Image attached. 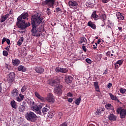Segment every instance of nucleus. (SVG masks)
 Wrapping results in <instances>:
<instances>
[{
  "instance_id": "72a5a7b5",
  "label": "nucleus",
  "mask_w": 126,
  "mask_h": 126,
  "mask_svg": "<svg viewBox=\"0 0 126 126\" xmlns=\"http://www.w3.org/2000/svg\"><path fill=\"white\" fill-rule=\"evenodd\" d=\"M68 72V69L65 68H62L61 73H66Z\"/></svg>"
},
{
  "instance_id": "1a4fd4ad",
  "label": "nucleus",
  "mask_w": 126,
  "mask_h": 126,
  "mask_svg": "<svg viewBox=\"0 0 126 126\" xmlns=\"http://www.w3.org/2000/svg\"><path fill=\"white\" fill-rule=\"evenodd\" d=\"M68 5L70 8H77L78 3H77L76 1L70 0L68 2Z\"/></svg>"
},
{
  "instance_id": "f8f14e48",
  "label": "nucleus",
  "mask_w": 126,
  "mask_h": 126,
  "mask_svg": "<svg viewBox=\"0 0 126 126\" xmlns=\"http://www.w3.org/2000/svg\"><path fill=\"white\" fill-rule=\"evenodd\" d=\"M18 90L16 89H13L11 92V96L13 97V98H16L18 96Z\"/></svg>"
},
{
  "instance_id": "6e6d98bb",
  "label": "nucleus",
  "mask_w": 126,
  "mask_h": 126,
  "mask_svg": "<svg viewBox=\"0 0 126 126\" xmlns=\"http://www.w3.org/2000/svg\"><path fill=\"white\" fill-rule=\"evenodd\" d=\"M118 30H119V31H120V32H123V27H119Z\"/></svg>"
},
{
  "instance_id": "c03bdc74",
  "label": "nucleus",
  "mask_w": 126,
  "mask_h": 126,
  "mask_svg": "<svg viewBox=\"0 0 126 126\" xmlns=\"http://www.w3.org/2000/svg\"><path fill=\"white\" fill-rule=\"evenodd\" d=\"M115 65V69H117L121 65H120L118 63H117V62L114 64Z\"/></svg>"
},
{
  "instance_id": "f704fd0d",
  "label": "nucleus",
  "mask_w": 126,
  "mask_h": 126,
  "mask_svg": "<svg viewBox=\"0 0 126 126\" xmlns=\"http://www.w3.org/2000/svg\"><path fill=\"white\" fill-rule=\"evenodd\" d=\"M54 116H55V114L53 113L52 112H48V117L50 119H52V118L54 117Z\"/></svg>"
},
{
  "instance_id": "3c124183",
  "label": "nucleus",
  "mask_w": 126,
  "mask_h": 126,
  "mask_svg": "<svg viewBox=\"0 0 126 126\" xmlns=\"http://www.w3.org/2000/svg\"><path fill=\"white\" fill-rule=\"evenodd\" d=\"M67 96L68 97H72L73 96V95H72V94H71V93H68L67 94Z\"/></svg>"
},
{
  "instance_id": "393cba45",
  "label": "nucleus",
  "mask_w": 126,
  "mask_h": 126,
  "mask_svg": "<svg viewBox=\"0 0 126 126\" xmlns=\"http://www.w3.org/2000/svg\"><path fill=\"white\" fill-rule=\"evenodd\" d=\"M94 86L95 89V91H97V92H100V89L99 88V83H98V82H94Z\"/></svg>"
},
{
  "instance_id": "423d86ee",
  "label": "nucleus",
  "mask_w": 126,
  "mask_h": 126,
  "mask_svg": "<svg viewBox=\"0 0 126 126\" xmlns=\"http://www.w3.org/2000/svg\"><path fill=\"white\" fill-rule=\"evenodd\" d=\"M55 1H56V0H45L42 2V5L43 6L45 5H47L49 7H52L54 6Z\"/></svg>"
},
{
  "instance_id": "412c9836",
  "label": "nucleus",
  "mask_w": 126,
  "mask_h": 126,
  "mask_svg": "<svg viewBox=\"0 0 126 126\" xmlns=\"http://www.w3.org/2000/svg\"><path fill=\"white\" fill-rule=\"evenodd\" d=\"M12 63L14 66H18V65H19V63H20V61L18 59L13 60Z\"/></svg>"
},
{
  "instance_id": "bf43d9fd",
  "label": "nucleus",
  "mask_w": 126,
  "mask_h": 126,
  "mask_svg": "<svg viewBox=\"0 0 126 126\" xmlns=\"http://www.w3.org/2000/svg\"><path fill=\"white\" fill-rule=\"evenodd\" d=\"M9 47H10V45H9V46H7V47H5L4 48V50H6L7 51H9Z\"/></svg>"
},
{
  "instance_id": "4468645a",
  "label": "nucleus",
  "mask_w": 126,
  "mask_h": 126,
  "mask_svg": "<svg viewBox=\"0 0 126 126\" xmlns=\"http://www.w3.org/2000/svg\"><path fill=\"white\" fill-rule=\"evenodd\" d=\"M80 41L78 42V44H82L83 46H85L87 44V39L85 37L80 38Z\"/></svg>"
},
{
  "instance_id": "20e7f679",
  "label": "nucleus",
  "mask_w": 126,
  "mask_h": 126,
  "mask_svg": "<svg viewBox=\"0 0 126 126\" xmlns=\"http://www.w3.org/2000/svg\"><path fill=\"white\" fill-rule=\"evenodd\" d=\"M25 117L27 121H30L32 123H34L38 119V117L34 112L29 111L25 115Z\"/></svg>"
},
{
  "instance_id": "ddd939ff",
  "label": "nucleus",
  "mask_w": 126,
  "mask_h": 126,
  "mask_svg": "<svg viewBox=\"0 0 126 126\" xmlns=\"http://www.w3.org/2000/svg\"><path fill=\"white\" fill-rule=\"evenodd\" d=\"M105 111V109H103V108H99L97 111H95V116H97V117H100L102 114H103V112Z\"/></svg>"
},
{
  "instance_id": "2f4dec72",
  "label": "nucleus",
  "mask_w": 126,
  "mask_h": 126,
  "mask_svg": "<svg viewBox=\"0 0 126 126\" xmlns=\"http://www.w3.org/2000/svg\"><path fill=\"white\" fill-rule=\"evenodd\" d=\"M50 109L47 108V107H43L42 109V113L43 115H46L47 112H49Z\"/></svg>"
},
{
  "instance_id": "79ce46f5",
  "label": "nucleus",
  "mask_w": 126,
  "mask_h": 126,
  "mask_svg": "<svg viewBox=\"0 0 126 126\" xmlns=\"http://www.w3.org/2000/svg\"><path fill=\"white\" fill-rule=\"evenodd\" d=\"M29 102H30V105H31V107L35 105V102L33 101V100H29Z\"/></svg>"
},
{
  "instance_id": "a18cd8bd",
  "label": "nucleus",
  "mask_w": 126,
  "mask_h": 126,
  "mask_svg": "<svg viewBox=\"0 0 126 126\" xmlns=\"http://www.w3.org/2000/svg\"><path fill=\"white\" fill-rule=\"evenodd\" d=\"M82 49L83 51H84V52L85 53H86V51H87V49H86V47H85V46L83 45L82 46Z\"/></svg>"
},
{
  "instance_id": "09e8293b",
  "label": "nucleus",
  "mask_w": 126,
  "mask_h": 126,
  "mask_svg": "<svg viewBox=\"0 0 126 126\" xmlns=\"http://www.w3.org/2000/svg\"><path fill=\"white\" fill-rule=\"evenodd\" d=\"M67 101H68V103H71V102H72V101H73V99L71 98H69L67 99Z\"/></svg>"
},
{
  "instance_id": "5fc2aeb1",
  "label": "nucleus",
  "mask_w": 126,
  "mask_h": 126,
  "mask_svg": "<svg viewBox=\"0 0 126 126\" xmlns=\"http://www.w3.org/2000/svg\"><path fill=\"white\" fill-rule=\"evenodd\" d=\"M6 43L8 45H9V46H10V40H9V39H7L6 40Z\"/></svg>"
},
{
  "instance_id": "a211bd4d",
  "label": "nucleus",
  "mask_w": 126,
  "mask_h": 126,
  "mask_svg": "<svg viewBox=\"0 0 126 126\" xmlns=\"http://www.w3.org/2000/svg\"><path fill=\"white\" fill-rule=\"evenodd\" d=\"M9 16V14H7L4 16H2L0 19V22H1V23H2V22H4V21H5V20H6L7 18H8Z\"/></svg>"
},
{
  "instance_id": "cd10ccee",
  "label": "nucleus",
  "mask_w": 126,
  "mask_h": 126,
  "mask_svg": "<svg viewBox=\"0 0 126 126\" xmlns=\"http://www.w3.org/2000/svg\"><path fill=\"white\" fill-rule=\"evenodd\" d=\"M31 108L32 109V110H34L36 112H40V113H41V111H40V108L38 107V106L34 105H33L32 107Z\"/></svg>"
},
{
  "instance_id": "de8ad7c7",
  "label": "nucleus",
  "mask_w": 126,
  "mask_h": 126,
  "mask_svg": "<svg viewBox=\"0 0 126 126\" xmlns=\"http://www.w3.org/2000/svg\"><path fill=\"white\" fill-rule=\"evenodd\" d=\"M110 0H101V1L103 3H107V2H109Z\"/></svg>"
},
{
  "instance_id": "aec40b11",
  "label": "nucleus",
  "mask_w": 126,
  "mask_h": 126,
  "mask_svg": "<svg viewBox=\"0 0 126 126\" xmlns=\"http://www.w3.org/2000/svg\"><path fill=\"white\" fill-rule=\"evenodd\" d=\"M19 96L16 97V100L18 102H21V101H23V99H24V95L20 94Z\"/></svg>"
},
{
  "instance_id": "58836bf2",
  "label": "nucleus",
  "mask_w": 126,
  "mask_h": 126,
  "mask_svg": "<svg viewBox=\"0 0 126 126\" xmlns=\"http://www.w3.org/2000/svg\"><path fill=\"white\" fill-rule=\"evenodd\" d=\"M116 63L119 65H122V64H123V63H124V60H118Z\"/></svg>"
},
{
  "instance_id": "a878e982",
  "label": "nucleus",
  "mask_w": 126,
  "mask_h": 126,
  "mask_svg": "<svg viewBox=\"0 0 126 126\" xmlns=\"http://www.w3.org/2000/svg\"><path fill=\"white\" fill-rule=\"evenodd\" d=\"M23 41H24V37H23V36H22L17 42V45L18 46H21L22 45V43H23Z\"/></svg>"
},
{
  "instance_id": "603ef678",
  "label": "nucleus",
  "mask_w": 126,
  "mask_h": 126,
  "mask_svg": "<svg viewBox=\"0 0 126 126\" xmlns=\"http://www.w3.org/2000/svg\"><path fill=\"white\" fill-rule=\"evenodd\" d=\"M97 46H98V44H97V43H95V44L93 45L94 50L97 49Z\"/></svg>"
},
{
  "instance_id": "4d7b16f0",
  "label": "nucleus",
  "mask_w": 126,
  "mask_h": 126,
  "mask_svg": "<svg viewBox=\"0 0 126 126\" xmlns=\"http://www.w3.org/2000/svg\"><path fill=\"white\" fill-rule=\"evenodd\" d=\"M110 55H111V52L108 51V52L106 53V56H107V57H110Z\"/></svg>"
},
{
  "instance_id": "6ab92c4d",
  "label": "nucleus",
  "mask_w": 126,
  "mask_h": 126,
  "mask_svg": "<svg viewBox=\"0 0 126 126\" xmlns=\"http://www.w3.org/2000/svg\"><path fill=\"white\" fill-rule=\"evenodd\" d=\"M108 119L109 121H113V122L117 120V116L114 115V114H110L108 116Z\"/></svg>"
},
{
  "instance_id": "c9c22d12",
  "label": "nucleus",
  "mask_w": 126,
  "mask_h": 126,
  "mask_svg": "<svg viewBox=\"0 0 126 126\" xmlns=\"http://www.w3.org/2000/svg\"><path fill=\"white\" fill-rule=\"evenodd\" d=\"M26 90H27V87H26V86H24L21 90V92H22V93H23L24 92H25V91H26Z\"/></svg>"
},
{
  "instance_id": "8fccbe9b",
  "label": "nucleus",
  "mask_w": 126,
  "mask_h": 126,
  "mask_svg": "<svg viewBox=\"0 0 126 126\" xmlns=\"http://www.w3.org/2000/svg\"><path fill=\"white\" fill-rule=\"evenodd\" d=\"M6 41V38L5 37H4L2 40V42H1V44L2 45H3V44L4 43V42H5Z\"/></svg>"
},
{
  "instance_id": "49530a36",
  "label": "nucleus",
  "mask_w": 126,
  "mask_h": 126,
  "mask_svg": "<svg viewBox=\"0 0 126 126\" xmlns=\"http://www.w3.org/2000/svg\"><path fill=\"white\" fill-rule=\"evenodd\" d=\"M86 62L88 63H92V62L91 61V60H90V59H86Z\"/></svg>"
},
{
  "instance_id": "f3484780",
  "label": "nucleus",
  "mask_w": 126,
  "mask_h": 126,
  "mask_svg": "<svg viewBox=\"0 0 126 126\" xmlns=\"http://www.w3.org/2000/svg\"><path fill=\"white\" fill-rule=\"evenodd\" d=\"M126 117V109L123 108L120 113V118L121 119H125Z\"/></svg>"
},
{
  "instance_id": "4be33fe9",
  "label": "nucleus",
  "mask_w": 126,
  "mask_h": 126,
  "mask_svg": "<svg viewBox=\"0 0 126 126\" xmlns=\"http://www.w3.org/2000/svg\"><path fill=\"white\" fill-rule=\"evenodd\" d=\"M116 16L117 17V19L119 20H124L125 19V17L123 15H122V13L120 12H118L116 13Z\"/></svg>"
},
{
  "instance_id": "f257e3e1",
  "label": "nucleus",
  "mask_w": 126,
  "mask_h": 126,
  "mask_svg": "<svg viewBox=\"0 0 126 126\" xmlns=\"http://www.w3.org/2000/svg\"><path fill=\"white\" fill-rule=\"evenodd\" d=\"M43 23V19L41 18L40 15H34L32 16L31 25L32 29L31 30L32 36L39 37L40 33L38 32H42L44 31V27L41 26V24Z\"/></svg>"
},
{
  "instance_id": "864d4df0",
  "label": "nucleus",
  "mask_w": 126,
  "mask_h": 126,
  "mask_svg": "<svg viewBox=\"0 0 126 126\" xmlns=\"http://www.w3.org/2000/svg\"><path fill=\"white\" fill-rule=\"evenodd\" d=\"M56 11L57 12H59V11H62V9L60 7H58L56 8Z\"/></svg>"
},
{
  "instance_id": "774afa93",
  "label": "nucleus",
  "mask_w": 126,
  "mask_h": 126,
  "mask_svg": "<svg viewBox=\"0 0 126 126\" xmlns=\"http://www.w3.org/2000/svg\"><path fill=\"white\" fill-rule=\"evenodd\" d=\"M101 41L100 39H98L97 43V44H100V43H101Z\"/></svg>"
},
{
  "instance_id": "13d9d810",
  "label": "nucleus",
  "mask_w": 126,
  "mask_h": 126,
  "mask_svg": "<svg viewBox=\"0 0 126 126\" xmlns=\"http://www.w3.org/2000/svg\"><path fill=\"white\" fill-rule=\"evenodd\" d=\"M45 107H46V108H47V109H48V110H50V109L51 108V106H50V105H48V104H46Z\"/></svg>"
},
{
  "instance_id": "0eeeda50",
  "label": "nucleus",
  "mask_w": 126,
  "mask_h": 126,
  "mask_svg": "<svg viewBox=\"0 0 126 126\" xmlns=\"http://www.w3.org/2000/svg\"><path fill=\"white\" fill-rule=\"evenodd\" d=\"M46 101L50 103V104H53L55 103V96L52 94V93H49L46 97Z\"/></svg>"
},
{
  "instance_id": "338daca9",
  "label": "nucleus",
  "mask_w": 126,
  "mask_h": 126,
  "mask_svg": "<svg viewBox=\"0 0 126 126\" xmlns=\"http://www.w3.org/2000/svg\"><path fill=\"white\" fill-rule=\"evenodd\" d=\"M9 67H10V66H8V65H7V64L6 63V68H9Z\"/></svg>"
},
{
  "instance_id": "473e14b6",
  "label": "nucleus",
  "mask_w": 126,
  "mask_h": 126,
  "mask_svg": "<svg viewBox=\"0 0 126 126\" xmlns=\"http://www.w3.org/2000/svg\"><path fill=\"white\" fill-rule=\"evenodd\" d=\"M109 95L111 100H113L115 101V100H116V99H117V96H115V95H114L111 93H109Z\"/></svg>"
},
{
  "instance_id": "37998d69",
  "label": "nucleus",
  "mask_w": 126,
  "mask_h": 126,
  "mask_svg": "<svg viewBox=\"0 0 126 126\" xmlns=\"http://www.w3.org/2000/svg\"><path fill=\"white\" fill-rule=\"evenodd\" d=\"M68 123L67 122H64V123L60 125V126H67Z\"/></svg>"
},
{
  "instance_id": "9d476101",
  "label": "nucleus",
  "mask_w": 126,
  "mask_h": 126,
  "mask_svg": "<svg viewBox=\"0 0 126 126\" xmlns=\"http://www.w3.org/2000/svg\"><path fill=\"white\" fill-rule=\"evenodd\" d=\"M72 80H73V77H72L71 76L67 75L65 76L64 78V81L67 84L71 83V82H72Z\"/></svg>"
},
{
  "instance_id": "7c9ffc66",
  "label": "nucleus",
  "mask_w": 126,
  "mask_h": 126,
  "mask_svg": "<svg viewBox=\"0 0 126 126\" xmlns=\"http://www.w3.org/2000/svg\"><path fill=\"white\" fill-rule=\"evenodd\" d=\"M100 18L101 20L103 21V22H105V21H106V20L107 19V16H106V14H103L100 16Z\"/></svg>"
},
{
  "instance_id": "6e6552de",
  "label": "nucleus",
  "mask_w": 126,
  "mask_h": 126,
  "mask_svg": "<svg viewBox=\"0 0 126 126\" xmlns=\"http://www.w3.org/2000/svg\"><path fill=\"white\" fill-rule=\"evenodd\" d=\"M34 70L36 73H38V74H43L45 71L44 68L39 66L35 67Z\"/></svg>"
},
{
  "instance_id": "c756f323",
  "label": "nucleus",
  "mask_w": 126,
  "mask_h": 126,
  "mask_svg": "<svg viewBox=\"0 0 126 126\" xmlns=\"http://www.w3.org/2000/svg\"><path fill=\"white\" fill-rule=\"evenodd\" d=\"M80 102H81V97L77 98L75 100L74 102H75V105H77V106H79V104H80Z\"/></svg>"
},
{
  "instance_id": "b1692460",
  "label": "nucleus",
  "mask_w": 126,
  "mask_h": 126,
  "mask_svg": "<svg viewBox=\"0 0 126 126\" xmlns=\"http://www.w3.org/2000/svg\"><path fill=\"white\" fill-rule=\"evenodd\" d=\"M88 26H89L92 29H94V30H95L96 29V25L94 24H93L91 21H89L88 23Z\"/></svg>"
},
{
  "instance_id": "680f3d73",
  "label": "nucleus",
  "mask_w": 126,
  "mask_h": 126,
  "mask_svg": "<svg viewBox=\"0 0 126 126\" xmlns=\"http://www.w3.org/2000/svg\"><path fill=\"white\" fill-rule=\"evenodd\" d=\"M112 86V83H109L107 86L108 88H111V87Z\"/></svg>"
},
{
  "instance_id": "39448f33",
  "label": "nucleus",
  "mask_w": 126,
  "mask_h": 126,
  "mask_svg": "<svg viewBox=\"0 0 126 126\" xmlns=\"http://www.w3.org/2000/svg\"><path fill=\"white\" fill-rule=\"evenodd\" d=\"M15 78V73L14 72H10L7 76V82L11 84Z\"/></svg>"
},
{
  "instance_id": "7ed1b4c3",
  "label": "nucleus",
  "mask_w": 126,
  "mask_h": 126,
  "mask_svg": "<svg viewBox=\"0 0 126 126\" xmlns=\"http://www.w3.org/2000/svg\"><path fill=\"white\" fill-rule=\"evenodd\" d=\"M48 83L51 86H56L55 93L58 96H61L63 94V85L59 84L58 79H50L48 81Z\"/></svg>"
},
{
  "instance_id": "5701e85b",
  "label": "nucleus",
  "mask_w": 126,
  "mask_h": 126,
  "mask_svg": "<svg viewBox=\"0 0 126 126\" xmlns=\"http://www.w3.org/2000/svg\"><path fill=\"white\" fill-rule=\"evenodd\" d=\"M18 71H22L23 72H25L27 70L26 69V67H24L23 65H19L18 67Z\"/></svg>"
},
{
  "instance_id": "bb28decb",
  "label": "nucleus",
  "mask_w": 126,
  "mask_h": 126,
  "mask_svg": "<svg viewBox=\"0 0 126 126\" xmlns=\"http://www.w3.org/2000/svg\"><path fill=\"white\" fill-rule=\"evenodd\" d=\"M16 102L14 100H11L10 102V105L13 109H16Z\"/></svg>"
},
{
  "instance_id": "4c0bfd02",
  "label": "nucleus",
  "mask_w": 126,
  "mask_h": 126,
  "mask_svg": "<svg viewBox=\"0 0 126 126\" xmlns=\"http://www.w3.org/2000/svg\"><path fill=\"white\" fill-rule=\"evenodd\" d=\"M55 71L56 72H62V68L60 67H57L55 69Z\"/></svg>"
},
{
  "instance_id": "e433bc0d",
  "label": "nucleus",
  "mask_w": 126,
  "mask_h": 126,
  "mask_svg": "<svg viewBox=\"0 0 126 126\" xmlns=\"http://www.w3.org/2000/svg\"><path fill=\"white\" fill-rule=\"evenodd\" d=\"M120 93H122V94H125L126 92V89H123V88H121L120 89Z\"/></svg>"
},
{
  "instance_id": "ea45409f",
  "label": "nucleus",
  "mask_w": 126,
  "mask_h": 126,
  "mask_svg": "<svg viewBox=\"0 0 126 126\" xmlns=\"http://www.w3.org/2000/svg\"><path fill=\"white\" fill-rule=\"evenodd\" d=\"M122 110H123V108H121V107H119L117 108L116 110L117 114H120V115L121 116V112H122Z\"/></svg>"
},
{
  "instance_id": "a19ab883",
  "label": "nucleus",
  "mask_w": 126,
  "mask_h": 126,
  "mask_svg": "<svg viewBox=\"0 0 126 126\" xmlns=\"http://www.w3.org/2000/svg\"><path fill=\"white\" fill-rule=\"evenodd\" d=\"M8 55V52H7V51H5V50L3 51V56H4V57H7Z\"/></svg>"
},
{
  "instance_id": "f03ea898",
  "label": "nucleus",
  "mask_w": 126,
  "mask_h": 126,
  "mask_svg": "<svg viewBox=\"0 0 126 126\" xmlns=\"http://www.w3.org/2000/svg\"><path fill=\"white\" fill-rule=\"evenodd\" d=\"M28 17V12H24L17 18L16 25L18 28H20L22 30H24L27 28V27H29L31 24L29 22L28 23H25V19Z\"/></svg>"
},
{
  "instance_id": "052dcab7",
  "label": "nucleus",
  "mask_w": 126,
  "mask_h": 126,
  "mask_svg": "<svg viewBox=\"0 0 126 126\" xmlns=\"http://www.w3.org/2000/svg\"><path fill=\"white\" fill-rule=\"evenodd\" d=\"M22 106H24L25 107V106H27V103H26V102L23 101V105Z\"/></svg>"
},
{
  "instance_id": "69168bd1",
  "label": "nucleus",
  "mask_w": 126,
  "mask_h": 126,
  "mask_svg": "<svg viewBox=\"0 0 126 126\" xmlns=\"http://www.w3.org/2000/svg\"><path fill=\"white\" fill-rule=\"evenodd\" d=\"M47 14L48 15H50V14H52V12H51V11H47Z\"/></svg>"
},
{
  "instance_id": "c85d7f7f",
  "label": "nucleus",
  "mask_w": 126,
  "mask_h": 126,
  "mask_svg": "<svg viewBox=\"0 0 126 126\" xmlns=\"http://www.w3.org/2000/svg\"><path fill=\"white\" fill-rule=\"evenodd\" d=\"M25 107L24 105H20L19 106V111L21 113H24L25 111Z\"/></svg>"
},
{
  "instance_id": "2eb2a0df",
  "label": "nucleus",
  "mask_w": 126,
  "mask_h": 126,
  "mask_svg": "<svg viewBox=\"0 0 126 126\" xmlns=\"http://www.w3.org/2000/svg\"><path fill=\"white\" fill-rule=\"evenodd\" d=\"M97 11H94L92 13V14L91 16V18L92 19H94V20H98V18L99 16L96 14Z\"/></svg>"
},
{
  "instance_id": "dca6fc26",
  "label": "nucleus",
  "mask_w": 126,
  "mask_h": 126,
  "mask_svg": "<svg viewBox=\"0 0 126 126\" xmlns=\"http://www.w3.org/2000/svg\"><path fill=\"white\" fill-rule=\"evenodd\" d=\"M105 107L107 109V110H111V111H113V112H115L114 106L112 105L111 103L106 104L105 105Z\"/></svg>"
},
{
  "instance_id": "9b49d317",
  "label": "nucleus",
  "mask_w": 126,
  "mask_h": 126,
  "mask_svg": "<svg viewBox=\"0 0 126 126\" xmlns=\"http://www.w3.org/2000/svg\"><path fill=\"white\" fill-rule=\"evenodd\" d=\"M34 95L37 98H38V99H39V100H40V101H41L42 102H46L47 101L46 97H42L40 95V94H39V93L37 92L34 93Z\"/></svg>"
},
{
  "instance_id": "e2e57ef3",
  "label": "nucleus",
  "mask_w": 126,
  "mask_h": 126,
  "mask_svg": "<svg viewBox=\"0 0 126 126\" xmlns=\"http://www.w3.org/2000/svg\"><path fill=\"white\" fill-rule=\"evenodd\" d=\"M2 91V86H1V84H0V93Z\"/></svg>"
},
{
  "instance_id": "0e129e2a",
  "label": "nucleus",
  "mask_w": 126,
  "mask_h": 126,
  "mask_svg": "<svg viewBox=\"0 0 126 126\" xmlns=\"http://www.w3.org/2000/svg\"><path fill=\"white\" fill-rule=\"evenodd\" d=\"M103 74H108V69L105 70Z\"/></svg>"
}]
</instances>
